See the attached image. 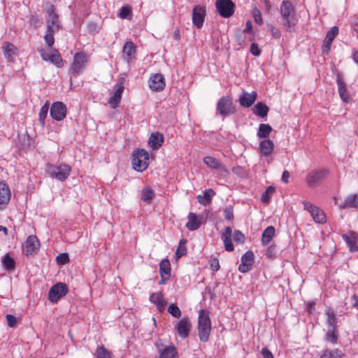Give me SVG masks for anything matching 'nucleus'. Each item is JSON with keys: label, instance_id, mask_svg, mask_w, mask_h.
I'll return each mask as SVG.
<instances>
[{"label": "nucleus", "instance_id": "1", "mask_svg": "<svg viewBox=\"0 0 358 358\" xmlns=\"http://www.w3.org/2000/svg\"><path fill=\"white\" fill-rule=\"evenodd\" d=\"M46 31L44 40L49 48H52L55 43L54 34L61 29L59 15L55 11L52 4L48 3L45 8Z\"/></svg>", "mask_w": 358, "mask_h": 358}, {"label": "nucleus", "instance_id": "2", "mask_svg": "<svg viewBox=\"0 0 358 358\" xmlns=\"http://www.w3.org/2000/svg\"><path fill=\"white\" fill-rule=\"evenodd\" d=\"M280 13L286 29L289 31L293 29L298 22V19L296 10L289 1H282L280 7Z\"/></svg>", "mask_w": 358, "mask_h": 358}, {"label": "nucleus", "instance_id": "3", "mask_svg": "<svg viewBox=\"0 0 358 358\" xmlns=\"http://www.w3.org/2000/svg\"><path fill=\"white\" fill-rule=\"evenodd\" d=\"M211 331V321L209 313L201 309L199 313L198 333L201 341L206 343L208 341Z\"/></svg>", "mask_w": 358, "mask_h": 358}, {"label": "nucleus", "instance_id": "4", "mask_svg": "<svg viewBox=\"0 0 358 358\" xmlns=\"http://www.w3.org/2000/svg\"><path fill=\"white\" fill-rule=\"evenodd\" d=\"M133 169L138 172L145 171L149 164V155L144 149H138L132 155Z\"/></svg>", "mask_w": 358, "mask_h": 358}, {"label": "nucleus", "instance_id": "5", "mask_svg": "<svg viewBox=\"0 0 358 358\" xmlns=\"http://www.w3.org/2000/svg\"><path fill=\"white\" fill-rule=\"evenodd\" d=\"M216 110L222 117H227L234 114L236 112V109L232 98L229 96L221 97L217 103Z\"/></svg>", "mask_w": 358, "mask_h": 358}, {"label": "nucleus", "instance_id": "6", "mask_svg": "<svg viewBox=\"0 0 358 358\" xmlns=\"http://www.w3.org/2000/svg\"><path fill=\"white\" fill-rule=\"evenodd\" d=\"M71 171V166L65 164H60L59 166L47 165V172L48 174L60 181H64L70 175Z\"/></svg>", "mask_w": 358, "mask_h": 358}, {"label": "nucleus", "instance_id": "7", "mask_svg": "<svg viewBox=\"0 0 358 358\" xmlns=\"http://www.w3.org/2000/svg\"><path fill=\"white\" fill-rule=\"evenodd\" d=\"M327 175L328 171L326 169H313L308 173L305 182L308 186L314 187L324 180Z\"/></svg>", "mask_w": 358, "mask_h": 358}, {"label": "nucleus", "instance_id": "8", "mask_svg": "<svg viewBox=\"0 0 358 358\" xmlns=\"http://www.w3.org/2000/svg\"><path fill=\"white\" fill-rule=\"evenodd\" d=\"M89 57L83 52L75 54L73 61L71 64V70L73 76L77 77L85 69L88 62Z\"/></svg>", "mask_w": 358, "mask_h": 358}, {"label": "nucleus", "instance_id": "9", "mask_svg": "<svg viewBox=\"0 0 358 358\" xmlns=\"http://www.w3.org/2000/svg\"><path fill=\"white\" fill-rule=\"evenodd\" d=\"M215 7L222 17L228 18L234 13L235 4L231 0H216Z\"/></svg>", "mask_w": 358, "mask_h": 358}, {"label": "nucleus", "instance_id": "10", "mask_svg": "<svg viewBox=\"0 0 358 358\" xmlns=\"http://www.w3.org/2000/svg\"><path fill=\"white\" fill-rule=\"evenodd\" d=\"M68 292V287L65 283L58 282L53 285L49 291L48 298L52 303H57Z\"/></svg>", "mask_w": 358, "mask_h": 358}, {"label": "nucleus", "instance_id": "11", "mask_svg": "<svg viewBox=\"0 0 358 358\" xmlns=\"http://www.w3.org/2000/svg\"><path fill=\"white\" fill-rule=\"evenodd\" d=\"M302 203L304 209L310 213L315 222L322 224L326 222L325 214L321 209L307 201H303Z\"/></svg>", "mask_w": 358, "mask_h": 358}, {"label": "nucleus", "instance_id": "12", "mask_svg": "<svg viewBox=\"0 0 358 358\" xmlns=\"http://www.w3.org/2000/svg\"><path fill=\"white\" fill-rule=\"evenodd\" d=\"M50 113L52 119L61 121L66 117V107L62 102H55L50 107Z\"/></svg>", "mask_w": 358, "mask_h": 358}, {"label": "nucleus", "instance_id": "13", "mask_svg": "<svg viewBox=\"0 0 358 358\" xmlns=\"http://www.w3.org/2000/svg\"><path fill=\"white\" fill-rule=\"evenodd\" d=\"M206 15L204 6L198 5L194 7L192 10V23L198 29H201L204 22Z\"/></svg>", "mask_w": 358, "mask_h": 358}, {"label": "nucleus", "instance_id": "14", "mask_svg": "<svg viewBox=\"0 0 358 358\" xmlns=\"http://www.w3.org/2000/svg\"><path fill=\"white\" fill-rule=\"evenodd\" d=\"M40 243L36 236L31 235L28 236L24 246V253L26 256L36 255L39 250Z\"/></svg>", "mask_w": 358, "mask_h": 358}, {"label": "nucleus", "instance_id": "15", "mask_svg": "<svg viewBox=\"0 0 358 358\" xmlns=\"http://www.w3.org/2000/svg\"><path fill=\"white\" fill-rule=\"evenodd\" d=\"M254 258L253 252L247 251L241 257V264L238 266V271L243 273L250 271L254 263Z\"/></svg>", "mask_w": 358, "mask_h": 358}, {"label": "nucleus", "instance_id": "16", "mask_svg": "<svg viewBox=\"0 0 358 358\" xmlns=\"http://www.w3.org/2000/svg\"><path fill=\"white\" fill-rule=\"evenodd\" d=\"M336 84L338 85V92L340 98L343 102L348 103L350 99V93L347 88V85L343 80V76L338 73L336 77Z\"/></svg>", "mask_w": 358, "mask_h": 358}, {"label": "nucleus", "instance_id": "17", "mask_svg": "<svg viewBox=\"0 0 358 358\" xmlns=\"http://www.w3.org/2000/svg\"><path fill=\"white\" fill-rule=\"evenodd\" d=\"M1 48H2L3 55L6 58V59L8 62H13L14 61V59L18 55L17 48L13 43L8 42V41H4L2 43Z\"/></svg>", "mask_w": 358, "mask_h": 358}, {"label": "nucleus", "instance_id": "18", "mask_svg": "<svg viewBox=\"0 0 358 358\" xmlns=\"http://www.w3.org/2000/svg\"><path fill=\"white\" fill-rule=\"evenodd\" d=\"M191 328L192 324L187 317L182 318L176 325V330L182 338H185L188 336Z\"/></svg>", "mask_w": 358, "mask_h": 358}, {"label": "nucleus", "instance_id": "19", "mask_svg": "<svg viewBox=\"0 0 358 358\" xmlns=\"http://www.w3.org/2000/svg\"><path fill=\"white\" fill-rule=\"evenodd\" d=\"M149 87L152 91H162L165 87V81L162 74L156 73L149 80Z\"/></svg>", "mask_w": 358, "mask_h": 358}, {"label": "nucleus", "instance_id": "20", "mask_svg": "<svg viewBox=\"0 0 358 358\" xmlns=\"http://www.w3.org/2000/svg\"><path fill=\"white\" fill-rule=\"evenodd\" d=\"M257 96V94L255 92H243L239 96V103L243 107L249 108L255 103Z\"/></svg>", "mask_w": 358, "mask_h": 358}, {"label": "nucleus", "instance_id": "21", "mask_svg": "<svg viewBox=\"0 0 358 358\" xmlns=\"http://www.w3.org/2000/svg\"><path fill=\"white\" fill-rule=\"evenodd\" d=\"M150 301L156 305L157 308L159 312H164L167 301L164 298V295L162 292L152 293L150 296Z\"/></svg>", "mask_w": 358, "mask_h": 358}, {"label": "nucleus", "instance_id": "22", "mask_svg": "<svg viewBox=\"0 0 358 358\" xmlns=\"http://www.w3.org/2000/svg\"><path fill=\"white\" fill-rule=\"evenodd\" d=\"M232 230L230 227H227L221 234V239L222 240L224 248L227 251L231 252L234 249L231 241Z\"/></svg>", "mask_w": 358, "mask_h": 358}, {"label": "nucleus", "instance_id": "23", "mask_svg": "<svg viewBox=\"0 0 358 358\" xmlns=\"http://www.w3.org/2000/svg\"><path fill=\"white\" fill-rule=\"evenodd\" d=\"M159 358H174L177 355V350L173 345H162L158 349Z\"/></svg>", "mask_w": 358, "mask_h": 358}, {"label": "nucleus", "instance_id": "24", "mask_svg": "<svg viewBox=\"0 0 358 358\" xmlns=\"http://www.w3.org/2000/svg\"><path fill=\"white\" fill-rule=\"evenodd\" d=\"M187 218L188 222L186 224V227L190 231L196 230L202 223V217H199L194 213H189Z\"/></svg>", "mask_w": 358, "mask_h": 358}, {"label": "nucleus", "instance_id": "25", "mask_svg": "<svg viewBox=\"0 0 358 358\" xmlns=\"http://www.w3.org/2000/svg\"><path fill=\"white\" fill-rule=\"evenodd\" d=\"M163 142V135L159 132H154L151 134L149 138L148 145L152 150H158L162 146Z\"/></svg>", "mask_w": 358, "mask_h": 358}, {"label": "nucleus", "instance_id": "26", "mask_svg": "<svg viewBox=\"0 0 358 358\" xmlns=\"http://www.w3.org/2000/svg\"><path fill=\"white\" fill-rule=\"evenodd\" d=\"M10 199V192L8 185L0 181V205L7 204Z\"/></svg>", "mask_w": 358, "mask_h": 358}, {"label": "nucleus", "instance_id": "27", "mask_svg": "<svg viewBox=\"0 0 358 358\" xmlns=\"http://www.w3.org/2000/svg\"><path fill=\"white\" fill-rule=\"evenodd\" d=\"M274 144L271 140L266 139L259 143V151L264 156L270 155L273 150Z\"/></svg>", "mask_w": 358, "mask_h": 358}, {"label": "nucleus", "instance_id": "28", "mask_svg": "<svg viewBox=\"0 0 358 358\" xmlns=\"http://www.w3.org/2000/svg\"><path fill=\"white\" fill-rule=\"evenodd\" d=\"M124 89V87L122 85H121L114 92L113 95L110 98L108 103L113 108H117L119 103H120Z\"/></svg>", "mask_w": 358, "mask_h": 358}, {"label": "nucleus", "instance_id": "29", "mask_svg": "<svg viewBox=\"0 0 358 358\" xmlns=\"http://www.w3.org/2000/svg\"><path fill=\"white\" fill-rule=\"evenodd\" d=\"M275 234V229L274 227L269 226L266 227L262 236V243L263 245H267L271 242V241L273 238Z\"/></svg>", "mask_w": 358, "mask_h": 358}, {"label": "nucleus", "instance_id": "30", "mask_svg": "<svg viewBox=\"0 0 358 358\" xmlns=\"http://www.w3.org/2000/svg\"><path fill=\"white\" fill-rule=\"evenodd\" d=\"M215 194V192L208 189L205 190L203 195H199L197 196L199 202L203 205L207 206L210 203L212 197Z\"/></svg>", "mask_w": 358, "mask_h": 358}, {"label": "nucleus", "instance_id": "31", "mask_svg": "<svg viewBox=\"0 0 358 358\" xmlns=\"http://www.w3.org/2000/svg\"><path fill=\"white\" fill-rule=\"evenodd\" d=\"M268 107L262 102H258L253 109L254 113L260 117H264L267 115L268 112Z\"/></svg>", "mask_w": 358, "mask_h": 358}, {"label": "nucleus", "instance_id": "32", "mask_svg": "<svg viewBox=\"0 0 358 358\" xmlns=\"http://www.w3.org/2000/svg\"><path fill=\"white\" fill-rule=\"evenodd\" d=\"M358 206V195L351 194L345 200L344 203L341 205V208H357Z\"/></svg>", "mask_w": 358, "mask_h": 358}, {"label": "nucleus", "instance_id": "33", "mask_svg": "<svg viewBox=\"0 0 358 358\" xmlns=\"http://www.w3.org/2000/svg\"><path fill=\"white\" fill-rule=\"evenodd\" d=\"M57 67L60 68L63 66V59L58 50L51 48V55L50 61Z\"/></svg>", "mask_w": 358, "mask_h": 358}, {"label": "nucleus", "instance_id": "34", "mask_svg": "<svg viewBox=\"0 0 358 358\" xmlns=\"http://www.w3.org/2000/svg\"><path fill=\"white\" fill-rule=\"evenodd\" d=\"M272 131V127L268 124H260L257 131V136L259 138H267Z\"/></svg>", "mask_w": 358, "mask_h": 358}, {"label": "nucleus", "instance_id": "35", "mask_svg": "<svg viewBox=\"0 0 358 358\" xmlns=\"http://www.w3.org/2000/svg\"><path fill=\"white\" fill-rule=\"evenodd\" d=\"M338 338V331L337 328L327 329L326 340L332 344H336Z\"/></svg>", "mask_w": 358, "mask_h": 358}, {"label": "nucleus", "instance_id": "36", "mask_svg": "<svg viewBox=\"0 0 358 358\" xmlns=\"http://www.w3.org/2000/svg\"><path fill=\"white\" fill-rule=\"evenodd\" d=\"M123 53L128 57V60L131 59L136 53V46L131 41H127L124 48Z\"/></svg>", "mask_w": 358, "mask_h": 358}, {"label": "nucleus", "instance_id": "37", "mask_svg": "<svg viewBox=\"0 0 358 358\" xmlns=\"http://www.w3.org/2000/svg\"><path fill=\"white\" fill-rule=\"evenodd\" d=\"M326 315L327 316V329L337 328L336 317L335 313L331 309H329L326 312Z\"/></svg>", "mask_w": 358, "mask_h": 358}, {"label": "nucleus", "instance_id": "38", "mask_svg": "<svg viewBox=\"0 0 358 358\" xmlns=\"http://www.w3.org/2000/svg\"><path fill=\"white\" fill-rule=\"evenodd\" d=\"M159 273L171 275V264L168 259H164L159 263Z\"/></svg>", "mask_w": 358, "mask_h": 358}, {"label": "nucleus", "instance_id": "39", "mask_svg": "<svg viewBox=\"0 0 358 358\" xmlns=\"http://www.w3.org/2000/svg\"><path fill=\"white\" fill-rule=\"evenodd\" d=\"M342 237H343V241L348 245L350 250L351 252H355V251L358 250V246L356 243V241H355L354 237L350 236L349 235H347V234H343Z\"/></svg>", "mask_w": 358, "mask_h": 358}, {"label": "nucleus", "instance_id": "40", "mask_svg": "<svg viewBox=\"0 0 358 358\" xmlns=\"http://www.w3.org/2000/svg\"><path fill=\"white\" fill-rule=\"evenodd\" d=\"M2 263L5 269L8 271L13 270L15 268V262L8 254L3 257Z\"/></svg>", "mask_w": 358, "mask_h": 358}, {"label": "nucleus", "instance_id": "41", "mask_svg": "<svg viewBox=\"0 0 358 358\" xmlns=\"http://www.w3.org/2000/svg\"><path fill=\"white\" fill-rule=\"evenodd\" d=\"M203 162L209 167L213 169H220L221 163L215 158L208 156L203 158Z\"/></svg>", "mask_w": 358, "mask_h": 358}, {"label": "nucleus", "instance_id": "42", "mask_svg": "<svg viewBox=\"0 0 358 358\" xmlns=\"http://www.w3.org/2000/svg\"><path fill=\"white\" fill-rule=\"evenodd\" d=\"M49 110V104L47 102L45 105H43L40 110L38 114V120L41 123V125L43 127L45 126V120L47 117L48 113Z\"/></svg>", "mask_w": 358, "mask_h": 358}, {"label": "nucleus", "instance_id": "43", "mask_svg": "<svg viewBox=\"0 0 358 358\" xmlns=\"http://www.w3.org/2000/svg\"><path fill=\"white\" fill-rule=\"evenodd\" d=\"M187 241L185 239H182L180 241V245L176 251V257L177 259L180 258L182 256L185 255L187 252V249L185 247V243Z\"/></svg>", "mask_w": 358, "mask_h": 358}, {"label": "nucleus", "instance_id": "44", "mask_svg": "<svg viewBox=\"0 0 358 358\" xmlns=\"http://www.w3.org/2000/svg\"><path fill=\"white\" fill-rule=\"evenodd\" d=\"M96 358H111L110 353L103 346H99L96 351Z\"/></svg>", "mask_w": 358, "mask_h": 358}, {"label": "nucleus", "instance_id": "45", "mask_svg": "<svg viewBox=\"0 0 358 358\" xmlns=\"http://www.w3.org/2000/svg\"><path fill=\"white\" fill-rule=\"evenodd\" d=\"M154 197L153 191L148 188L145 187L142 190V199L145 202H150L152 200Z\"/></svg>", "mask_w": 358, "mask_h": 358}, {"label": "nucleus", "instance_id": "46", "mask_svg": "<svg viewBox=\"0 0 358 358\" xmlns=\"http://www.w3.org/2000/svg\"><path fill=\"white\" fill-rule=\"evenodd\" d=\"M132 16V12L131 9L127 6H123L120 8L118 13V17L122 19H131Z\"/></svg>", "mask_w": 358, "mask_h": 358}, {"label": "nucleus", "instance_id": "47", "mask_svg": "<svg viewBox=\"0 0 358 358\" xmlns=\"http://www.w3.org/2000/svg\"><path fill=\"white\" fill-rule=\"evenodd\" d=\"M168 313L173 317L179 318L181 316V311L177 305L172 303L168 307Z\"/></svg>", "mask_w": 358, "mask_h": 358}, {"label": "nucleus", "instance_id": "48", "mask_svg": "<svg viewBox=\"0 0 358 358\" xmlns=\"http://www.w3.org/2000/svg\"><path fill=\"white\" fill-rule=\"evenodd\" d=\"M29 23L33 26L35 29H37L41 25L42 20L39 15H32L29 17Z\"/></svg>", "mask_w": 358, "mask_h": 358}, {"label": "nucleus", "instance_id": "49", "mask_svg": "<svg viewBox=\"0 0 358 358\" xmlns=\"http://www.w3.org/2000/svg\"><path fill=\"white\" fill-rule=\"evenodd\" d=\"M273 192L274 188L271 186H268L262 196V201L264 203H268L270 201V196L273 193Z\"/></svg>", "mask_w": 358, "mask_h": 358}, {"label": "nucleus", "instance_id": "50", "mask_svg": "<svg viewBox=\"0 0 358 358\" xmlns=\"http://www.w3.org/2000/svg\"><path fill=\"white\" fill-rule=\"evenodd\" d=\"M233 239L238 243H243L245 241V236L239 230H235L233 234Z\"/></svg>", "mask_w": 358, "mask_h": 358}, {"label": "nucleus", "instance_id": "51", "mask_svg": "<svg viewBox=\"0 0 358 358\" xmlns=\"http://www.w3.org/2000/svg\"><path fill=\"white\" fill-rule=\"evenodd\" d=\"M224 217L226 220L230 221L234 219V209L231 206H227L223 212Z\"/></svg>", "mask_w": 358, "mask_h": 358}, {"label": "nucleus", "instance_id": "52", "mask_svg": "<svg viewBox=\"0 0 358 358\" xmlns=\"http://www.w3.org/2000/svg\"><path fill=\"white\" fill-rule=\"evenodd\" d=\"M338 33V28L337 27H333L331 29L327 32L326 35L325 39L329 40V41H333L335 38L336 36Z\"/></svg>", "mask_w": 358, "mask_h": 358}, {"label": "nucleus", "instance_id": "53", "mask_svg": "<svg viewBox=\"0 0 358 358\" xmlns=\"http://www.w3.org/2000/svg\"><path fill=\"white\" fill-rule=\"evenodd\" d=\"M56 260L59 264L64 265L69 262V255L66 253H61L57 257Z\"/></svg>", "mask_w": 358, "mask_h": 358}, {"label": "nucleus", "instance_id": "54", "mask_svg": "<svg viewBox=\"0 0 358 358\" xmlns=\"http://www.w3.org/2000/svg\"><path fill=\"white\" fill-rule=\"evenodd\" d=\"M219 260L216 257H213L210 259V268L213 271H217L220 269Z\"/></svg>", "mask_w": 358, "mask_h": 358}, {"label": "nucleus", "instance_id": "55", "mask_svg": "<svg viewBox=\"0 0 358 358\" xmlns=\"http://www.w3.org/2000/svg\"><path fill=\"white\" fill-rule=\"evenodd\" d=\"M7 324L10 327H14L17 323V319L15 316L8 314L6 315Z\"/></svg>", "mask_w": 358, "mask_h": 358}, {"label": "nucleus", "instance_id": "56", "mask_svg": "<svg viewBox=\"0 0 358 358\" xmlns=\"http://www.w3.org/2000/svg\"><path fill=\"white\" fill-rule=\"evenodd\" d=\"M250 52L255 56H259L261 53V51L258 47V45L252 43L250 46Z\"/></svg>", "mask_w": 358, "mask_h": 358}, {"label": "nucleus", "instance_id": "57", "mask_svg": "<svg viewBox=\"0 0 358 358\" xmlns=\"http://www.w3.org/2000/svg\"><path fill=\"white\" fill-rule=\"evenodd\" d=\"M270 30L272 36L275 38H279L281 36L280 31L278 29L275 28L273 25H270Z\"/></svg>", "mask_w": 358, "mask_h": 358}, {"label": "nucleus", "instance_id": "58", "mask_svg": "<svg viewBox=\"0 0 358 358\" xmlns=\"http://www.w3.org/2000/svg\"><path fill=\"white\" fill-rule=\"evenodd\" d=\"M333 358H342L344 357V353L339 349L331 350Z\"/></svg>", "mask_w": 358, "mask_h": 358}, {"label": "nucleus", "instance_id": "59", "mask_svg": "<svg viewBox=\"0 0 358 358\" xmlns=\"http://www.w3.org/2000/svg\"><path fill=\"white\" fill-rule=\"evenodd\" d=\"M40 55H41V57L43 60L49 62L50 59L51 52L50 53V52H48L47 51H45L44 50H40Z\"/></svg>", "mask_w": 358, "mask_h": 358}, {"label": "nucleus", "instance_id": "60", "mask_svg": "<svg viewBox=\"0 0 358 358\" xmlns=\"http://www.w3.org/2000/svg\"><path fill=\"white\" fill-rule=\"evenodd\" d=\"M332 41H329V40L324 39V43L322 45V52H328L330 50L331 45Z\"/></svg>", "mask_w": 358, "mask_h": 358}, {"label": "nucleus", "instance_id": "61", "mask_svg": "<svg viewBox=\"0 0 358 358\" xmlns=\"http://www.w3.org/2000/svg\"><path fill=\"white\" fill-rule=\"evenodd\" d=\"M261 352L264 358H274L271 352L266 348H262Z\"/></svg>", "mask_w": 358, "mask_h": 358}, {"label": "nucleus", "instance_id": "62", "mask_svg": "<svg viewBox=\"0 0 358 358\" xmlns=\"http://www.w3.org/2000/svg\"><path fill=\"white\" fill-rule=\"evenodd\" d=\"M254 19L257 23H258V24L262 23V15H261L259 10H257V12L254 13Z\"/></svg>", "mask_w": 358, "mask_h": 358}, {"label": "nucleus", "instance_id": "63", "mask_svg": "<svg viewBox=\"0 0 358 358\" xmlns=\"http://www.w3.org/2000/svg\"><path fill=\"white\" fill-rule=\"evenodd\" d=\"M290 177L289 172L288 171H284L282 175V181L288 183L289 182V178Z\"/></svg>", "mask_w": 358, "mask_h": 358}, {"label": "nucleus", "instance_id": "64", "mask_svg": "<svg viewBox=\"0 0 358 358\" xmlns=\"http://www.w3.org/2000/svg\"><path fill=\"white\" fill-rule=\"evenodd\" d=\"M320 358H333L331 350L326 349L325 350H324Z\"/></svg>", "mask_w": 358, "mask_h": 358}]
</instances>
